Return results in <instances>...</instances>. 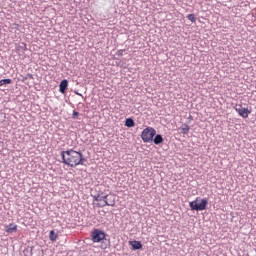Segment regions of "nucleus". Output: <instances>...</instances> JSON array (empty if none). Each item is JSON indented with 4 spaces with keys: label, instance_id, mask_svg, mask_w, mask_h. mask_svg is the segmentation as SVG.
<instances>
[{
    "label": "nucleus",
    "instance_id": "f257e3e1",
    "mask_svg": "<svg viewBox=\"0 0 256 256\" xmlns=\"http://www.w3.org/2000/svg\"><path fill=\"white\" fill-rule=\"evenodd\" d=\"M63 163L68 167H77V165H83V154L73 149L68 151H62L61 153Z\"/></svg>",
    "mask_w": 256,
    "mask_h": 256
},
{
    "label": "nucleus",
    "instance_id": "f03ea898",
    "mask_svg": "<svg viewBox=\"0 0 256 256\" xmlns=\"http://www.w3.org/2000/svg\"><path fill=\"white\" fill-rule=\"evenodd\" d=\"M207 205H209L207 198L201 199L199 197L189 203L191 211H205V209H207Z\"/></svg>",
    "mask_w": 256,
    "mask_h": 256
},
{
    "label": "nucleus",
    "instance_id": "7ed1b4c3",
    "mask_svg": "<svg viewBox=\"0 0 256 256\" xmlns=\"http://www.w3.org/2000/svg\"><path fill=\"white\" fill-rule=\"evenodd\" d=\"M157 135V131L153 127H146L141 133V139L144 143H151L153 138Z\"/></svg>",
    "mask_w": 256,
    "mask_h": 256
},
{
    "label": "nucleus",
    "instance_id": "20e7f679",
    "mask_svg": "<svg viewBox=\"0 0 256 256\" xmlns=\"http://www.w3.org/2000/svg\"><path fill=\"white\" fill-rule=\"evenodd\" d=\"M117 197L114 194H108L104 196V203H97V207H115V201Z\"/></svg>",
    "mask_w": 256,
    "mask_h": 256
},
{
    "label": "nucleus",
    "instance_id": "39448f33",
    "mask_svg": "<svg viewBox=\"0 0 256 256\" xmlns=\"http://www.w3.org/2000/svg\"><path fill=\"white\" fill-rule=\"evenodd\" d=\"M234 109L238 113V115H240V117H243V119H247V117L251 115V109L243 108V105L241 104H236Z\"/></svg>",
    "mask_w": 256,
    "mask_h": 256
},
{
    "label": "nucleus",
    "instance_id": "423d86ee",
    "mask_svg": "<svg viewBox=\"0 0 256 256\" xmlns=\"http://www.w3.org/2000/svg\"><path fill=\"white\" fill-rule=\"evenodd\" d=\"M91 237H92L93 243H100V241H103V239H105V232H103L99 229H95L91 233Z\"/></svg>",
    "mask_w": 256,
    "mask_h": 256
},
{
    "label": "nucleus",
    "instance_id": "0eeeda50",
    "mask_svg": "<svg viewBox=\"0 0 256 256\" xmlns=\"http://www.w3.org/2000/svg\"><path fill=\"white\" fill-rule=\"evenodd\" d=\"M67 87H69V81L62 80L59 85V91L60 93L64 94L65 91H67Z\"/></svg>",
    "mask_w": 256,
    "mask_h": 256
},
{
    "label": "nucleus",
    "instance_id": "6e6552de",
    "mask_svg": "<svg viewBox=\"0 0 256 256\" xmlns=\"http://www.w3.org/2000/svg\"><path fill=\"white\" fill-rule=\"evenodd\" d=\"M6 233H17V224H9L6 226Z\"/></svg>",
    "mask_w": 256,
    "mask_h": 256
},
{
    "label": "nucleus",
    "instance_id": "1a4fd4ad",
    "mask_svg": "<svg viewBox=\"0 0 256 256\" xmlns=\"http://www.w3.org/2000/svg\"><path fill=\"white\" fill-rule=\"evenodd\" d=\"M129 244L133 247V249H143V244H141V241H130Z\"/></svg>",
    "mask_w": 256,
    "mask_h": 256
},
{
    "label": "nucleus",
    "instance_id": "9d476101",
    "mask_svg": "<svg viewBox=\"0 0 256 256\" xmlns=\"http://www.w3.org/2000/svg\"><path fill=\"white\" fill-rule=\"evenodd\" d=\"M152 141H154L155 145H161V143H163V136H161L160 134H155V137Z\"/></svg>",
    "mask_w": 256,
    "mask_h": 256
},
{
    "label": "nucleus",
    "instance_id": "9b49d317",
    "mask_svg": "<svg viewBox=\"0 0 256 256\" xmlns=\"http://www.w3.org/2000/svg\"><path fill=\"white\" fill-rule=\"evenodd\" d=\"M125 126L126 127H135V121L133 120V118H127L125 120Z\"/></svg>",
    "mask_w": 256,
    "mask_h": 256
},
{
    "label": "nucleus",
    "instance_id": "f8f14e48",
    "mask_svg": "<svg viewBox=\"0 0 256 256\" xmlns=\"http://www.w3.org/2000/svg\"><path fill=\"white\" fill-rule=\"evenodd\" d=\"M94 201H97V203H105V196H101L100 194L93 196Z\"/></svg>",
    "mask_w": 256,
    "mask_h": 256
},
{
    "label": "nucleus",
    "instance_id": "ddd939ff",
    "mask_svg": "<svg viewBox=\"0 0 256 256\" xmlns=\"http://www.w3.org/2000/svg\"><path fill=\"white\" fill-rule=\"evenodd\" d=\"M57 237H59V235H57L53 230H51L49 233L50 241L52 242L57 241Z\"/></svg>",
    "mask_w": 256,
    "mask_h": 256
},
{
    "label": "nucleus",
    "instance_id": "4468645a",
    "mask_svg": "<svg viewBox=\"0 0 256 256\" xmlns=\"http://www.w3.org/2000/svg\"><path fill=\"white\" fill-rule=\"evenodd\" d=\"M190 129H191V128H190L189 125H187V124H184V125H182V127H181V131H182L183 135H187V134L189 133Z\"/></svg>",
    "mask_w": 256,
    "mask_h": 256
},
{
    "label": "nucleus",
    "instance_id": "2eb2a0df",
    "mask_svg": "<svg viewBox=\"0 0 256 256\" xmlns=\"http://www.w3.org/2000/svg\"><path fill=\"white\" fill-rule=\"evenodd\" d=\"M12 80L11 79H2L0 80V87H3V85H11Z\"/></svg>",
    "mask_w": 256,
    "mask_h": 256
},
{
    "label": "nucleus",
    "instance_id": "dca6fc26",
    "mask_svg": "<svg viewBox=\"0 0 256 256\" xmlns=\"http://www.w3.org/2000/svg\"><path fill=\"white\" fill-rule=\"evenodd\" d=\"M187 19H189L191 23H195L197 21V19L195 18V14H188Z\"/></svg>",
    "mask_w": 256,
    "mask_h": 256
},
{
    "label": "nucleus",
    "instance_id": "f3484780",
    "mask_svg": "<svg viewBox=\"0 0 256 256\" xmlns=\"http://www.w3.org/2000/svg\"><path fill=\"white\" fill-rule=\"evenodd\" d=\"M123 53H125V50L121 49L117 51L116 55L123 56Z\"/></svg>",
    "mask_w": 256,
    "mask_h": 256
},
{
    "label": "nucleus",
    "instance_id": "a211bd4d",
    "mask_svg": "<svg viewBox=\"0 0 256 256\" xmlns=\"http://www.w3.org/2000/svg\"><path fill=\"white\" fill-rule=\"evenodd\" d=\"M24 79H34L33 74H27Z\"/></svg>",
    "mask_w": 256,
    "mask_h": 256
},
{
    "label": "nucleus",
    "instance_id": "6ab92c4d",
    "mask_svg": "<svg viewBox=\"0 0 256 256\" xmlns=\"http://www.w3.org/2000/svg\"><path fill=\"white\" fill-rule=\"evenodd\" d=\"M78 116H79V112H75V111H74V112H73V117L76 118V117H78Z\"/></svg>",
    "mask_w": 256,
    "mask_h": 256
},
{
    "label": "nucleus",
    "instance_id": "aec40b11",
    "mask_svg": "<svg viewBox=\"0 0 256 256\" xmlns=\"http://www.w3.org/2000/svg\"><path fill=\"white\" fill-rule=\"evenodd\" d=\"M255 17H256V13H255Z\"/></svg>",
    "mask_w": 256,
    "mask_h": 256
}]
</instances>
